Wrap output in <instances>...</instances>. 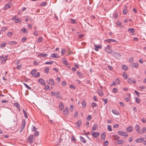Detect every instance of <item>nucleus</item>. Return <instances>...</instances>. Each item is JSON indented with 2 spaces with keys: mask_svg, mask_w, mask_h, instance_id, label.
Masks as SVG:
<instances>
[{
  "mask_svg": "<svg viewBox=\"0 0 146 146\" xmlns=\"http://www.w3.org/2000/svg\"><path fill=\"white\" fill-rule=\"evenodd\" d=\"M35 140L34 137L32 135L29 136L27 139V142L30 143H33Z\"/></svg>",
  "mask_w": 146,
  "mask_h": 146,
  "instance_id": "f257e3e1",
  "label": "nucleus"
},
{
  "mask_svg": "<svg viewBox=\"0 0 146 146\" xmlns=\"http://www.w3.org/2000/svg\"><path fill=\"white\" fill-rule=\"evenodd\" d=\"M118 133L119 135L121 136H125V137H127L128 136L127 134L125 132L119 131L118 132Z\"/></svg>",
  "mask_w": 146,
  "mask_h": 146,
  "instance_id": "f03ea898",
  "label": "nucleus"
},
{
  "mask_svg": "<svg viewBox=\"0 0 146 146\" xmlns=\"http://www.w3.org/2000/svg\"><path fill=\"white\" fill-rule=\"evenodd\" d=\"M111 46L108 45L106 47L105 51L107 53H110L112 52V50L111 49Z\"/></svg>",
  "mask_w": 146,
  "mask_h": 146,
  "instance_id": "7ed1b4c3",
  "label": "nucleus"
},
{
  "mask_svg": "<svg viewBox=\"0 0 146 146\" xmlns=\"http://www.w3.org/2000/svg\"><path fill=\"white\" fill-rule=\"evenodd\" d=\"M47 83L48 84H50L51 86H53L54 85V81L53 79L50 78L49 79V81H46Z\"/></svg>",
  "mask_w": 146,
  "mask_h": 146,
  "instance_id": "20e7f679",
  "label": "nucleus"
},
{
  "mask_svg": "<svg viewBox=\"0 0 146 146\" xmlns=\"http://www.w3.org/2000/svg\"><path fill=\"white\" fill-rule=\"evenodd\" d=\"M134 128L135 130H136L137 132L139 133H140V126L138 125V124H136L134 127Z\"/></svg>",
  "mask_w": 146,
  "mask_h": 146,
  "instance_id": "39448f33",
  "label": "nucleus"
},
{
  "mask_svg": "<svg viewBox=\"0 0 146 146\" xmlns=\"http://www.w3.org/2000/svg\"><path fill=\"white\" fill-rule=\"evenodd\" d=\"M68 114V108L66 107L63 111V114L65 116H67Z\"/></svg>",
  "mask_w": 146,
  "mask_h": 146,
  "instance_id": "423d86ee",
  "label": "nucleus"
},
{
  "mask_svg": "<svg viewBox=\"0 0 146 146\" xmlns=\"http://www.w3.org/2000/svg\"><path fill=\"white\" fill-rule=\"evenodd\" d=\"M111 54L116 58H119L121 56L120 54L117 52H113Z\"/></svg>",
  "mask_w": 146,
  "mask_h": 146,
  "instance_id": "0eeeda50",
  "label": "nucleus"
},
{
  "mask_svg": "<svg viewBox=\"0 0 146 146\" xmlns=\"http://www.w3.org/2000/svg\"><path fill=\"white\" fill-rule=\"evenodd\" d=\"M91 134L94 137L97 138L99 135L100 133L97 132H94L91 133Z\"/></svg>",
  "mask_w": 146,
  "mask_h": 146,
  "instance_id": "6e6552de",
  "label": "nucleus"
},
{
  "mask_svg": "<svg viewBox=\"0 0 146 146\" xmlns=\"http://www.w3.org/2000/svg\"><path fill=\"white\" fill-rule=\"evenodd\" d=\"M25 121L24 119H23L22 121V124L21 126V127L20 129V132H21L23 130L25 126Z\"/></svg>",
  "mask_w": 146,
  "mask_h": 146,
  "instance_id": "1a4fd4ad",
  "label": "nucleus"
},
{
  "mask_svg": "<svg viewBox=\"0 0 146 146\" xmlns=\"http://www.w3.org/2000/svg\"><path fill=\"white\" fill-rule=\"evenodd\" d=\"M94 49L96 51L98 50V49H101L102 48V46L101 45H97L96 44L94 45Z\"/></svg>",
  "mask_w": 146,
  "mask_h": 146,
  "instance_id": "9d476101",
  "label": "nucleus"
},
{
  "mask_svg": "<svg viewBox=\"0 0 146 146\" xmlns=\"http://www.w3.org/2000/svg\"><path fill=\"white\" fill-rule=\"evenodd\" d=\"M50 57L52 58H58L59 56L57 54L54 53L51 54Z\"/></svg>",
  "mask_w": 146,
  "mask_h": 146,
  "instance_id": "9b49d317",
  "label": "nucleus"
},
{
  "mask_svg": "<svg viewBox=\"0 0 146 146\" xmlns=\"http://www.w3.org/2000/svg\"><path fill=\"white\" fill-rule=\"evenodd\" d=\"M38 81L40 84L43 86L45 85L44 81L42 78H40L38 79Z\"/></svg>",
  "mask_w": 146,
  "mask_h": 146,
  "instance_id": "f8f14e48",
  "label": "nucleus"
},
{
  "mask_svg": "<svg viewBox=\"0 0 146 146\" xmlns=\"http://www.w3.org/2000/svg\"><path fill=\"white\" fill-rule=\"evenodd\" d=\"M38 55L39 56L43 58H44L48 56L47 54H43L42 53H39Z\"/></svg>",
  "mask_w": 146,
  "mask_h": 146,
  "instance_id": "ddd939ff",
  "label": "nucleus"
},
{
  "mask_svg": "<svg viewBox=\"0 0 146 146\" xmlns=\"http://www.w3.org/2000/svg\"><path fill=\"white\" fill-rule=\"evenodd\" d=\"M144 139L143 137L141 138H138L135 140V142L137 143H140L144 141Z\"/></svg>",
  "mask_w": 146,
  "mask_h": 146,
  "instance_id": "4468645a",
  "label": "nucleus"
},
{
  "mask_svg": "<svg viewBox=\"0 0 146 146\" xmlns=\"http://www.w3.org/2000/svg\"><path fill=\"white\" fill-rule=\"evenodd\" d=\"M133 130V127L132 126H130L128 127L126 129L127 131L129 132H131Z\"/></svg>",
  "mask_w": 146,
  "mask_h": 146,
  "instance_id": "2eb2a0df",
  "label": "nucleus"
},
{
  "mask_svg": "<svg viewBox=\"0 0 146 146\" xmlns=\"http://www.w3.org/2000/svg\"><path fill=\"white\" fill-rule=\"evenodd\" d=\"M62 60L63 64L65 65H67L68 64V62L66 60L65 58H62Z\"/></svg>",
  "mask_w": 146,
  "mask_h": 146,
  "instance_id": "dca6fc26",
  "label": "nucleus"
},
{
  "mask_svg": "<svg viewBox=\"0 0 146 146\" xmlns=\"http://www.w3.org/2000/svg\"><path fill=\"white\" fill-rule=\"evenodd\" d=\"M14 106L17 107L18 109V110L20 111V107L19 104L17 103H15L14 104Z\"/></svg>",
  "mask_w": 146,
  "mask_h": 146,
  "instance_id": "f3484780",
  "label": "nucleus"
},
{
  "mask_svg": "<svg viewBox=\"0 0 146 146\" xmlns=\"http://www.w3.org/2000/svg\"><path fill=\"white\" fill-rule=\"evenodd\" d=\"M81 123H82V122H81V120H78L76 123V126L77 127H80Z\"/></svg>",
  "mask_w": 146,
  "mask_h": 146,
  "instance_id": "a211bd4d",
  "label": "nucleus"
},
{
  "mask_svg": "<svg viewBox=\"0 0 146 146\" xmlns=\"http://www.w3.org/2000/svg\"><path fill=\"white\" fill-rule=\"evenodd\" d=\"M55 96L56 97L59 98L60 99H61V98L60 95L59 93L57 92H55Z\"/></svg>",
  "mask_w": 146,
  "mask_h": 146,
  "instance_id": "6ab92c4d",
  "label": "nucleus"
},
{
  "mask_svg": "<svg viewBox=\"0 0 146 146\" xmlns=\"http://www.w3.org/2000/svg\"><path fill=\"white\" fill-rule=\"evenodd\" d=\"M64 108V105L62 103L60 102V103L59 106V109L60 110H62Z\"/></svg>",
  "mask_w": 146,
  "mask_h": 146,
  "instance_id": "aec40b11",
  "label": "nucleus"
},
{
  "mask_svg": "<svg viewBox=\"0 0 146 146\" xmlns=\"http://www.w3.org/2000/svg\"><path fill=\"white\" fill-rule=\"evenodd\" d=\"M106 137V134L105 133H102L101 135V139L102 140H104Z\"/></svg>",
  "mask_w": 146,
  "mask_h": 146,
  "instance_id": "412c9836",
  "label": "nucleus"
},
{
  "mask_svg": "<svg viewBox=\"0 0 146 146\" xmlns=\"http://www.w3.org/2000/svg\"><path fill=\"white\" fill-rule=\"evenodd\" d=\"M125 142L123 140H119L117 141V144H120L124 143Z\"/></svg>",
  "mask_w": 146,
  "mask_h": 146,
  "instance_id": "4be33fe9",
  "label": "nucleus"
},
{
  "mask_svg": "<svg viewBox=\"0 0 146 146\" xmlns=\"http://www.w3.org/2000/svg\"><path fill=\"white\" fill-rule=\"evenodd\" d=\"M80 138L81 141L83 143H84L86 142V140L84 139L83 137L80 136Z\"/></svg>",
  "mask_w": 146,
  "mask_h": 146,
  "instance_id": "5701e85b",
  "label": "nucleus"
},
{
  "mask_svg": "<svg viewBox=\"0 0 146 146\" xmlns=\"http://www.w3.org/2000/svg\"><path fill=\"white\" fill-rule=\"evenodd\" d=\"M139 66V64L137 63H133L131 67L132 68L137 67Z\"/></svg>",
  "mask_w": 146,
  "mask_h": 146,
  "instance_id": "b1692460",
  "label": "nucleus"
},
{
  "mask_svg": "<svg viewBox=\"0 0 146 146\" xmlns=\"http://www.w3.org/2000/svg\"><path fill=\"white\" fill-rule=\"evenodd\" d=\"M82 105L83 106V108H84L86 106V104L84 100H83L82 101Z\"/></svg>",
  "mask_w": 146,
  "mask_h": 146,
  "instance_id": "393cba45",
  "label": "nucleus"
},
{
  "mask_svg": "<svg viewBox=\"0 0 146 146\" xmlns=\"http://www.w3.org/2000/svg\"><path fill=\"white\" fill-rule=\"evenodd\" d=\"M112 112L115 114L117 115H118L119 114V112L115 110H112Z\"/></svg>",
  "mask_w": 146,
  "mask_h": 146,
  "instance_id": "a878e982",
  "label": "nucleus"
},
{
  "mask_svg": "<svg viewBox=\"0 0 146 146\" xmlns=\"http://www.w3.org/2000/svg\"><path fill=\"white\" fill-rule=\"evenodd\" d=\"M40 76V73L39 72H37L35 73L33 76H32L33 77L36 78L39 77Z\"/></svg>",
  "mask_w": 146,
  "mask_h": 146,
  "instance_id": "bb28decb",
  "label": "nucleus"
},
{
  "mask_svg": "<svg viewBox=\"0 0 146 146\" xmlns=\"http://www.w3.org/2000/svg\"><path fill=\"white\" fill-rule=\"evenodd\" d=\"M146 133V128L143 127L142 128V131L140 132V134H142L143 133Z\"/></svg>",
  "mask_w": 146,
  "mask_h": 146,
  "instance_id": "cd10ccee",
  "label": "nucleus"
},
{
  "mask_svg": "<svg viewBox=\"0 0 146 146\" xmlns=\"http://www.w3.org/2000/svg\"><path fill=\"white\" fill-rule=\"evenodd\" d=\"M108 42V43H111V42H114L116 41L112 39H108V40H106Z\"/></svg>",
  "mask_w": 146,
  "mask_h": 146,
  "instance_id": "c85d7f7f",
  "label": "nucleus"
},
{
  "mask_svg": "<svg viewBox=\"0 0 146 146\" xmlns=\"http://www.w3.org/2000/svg\"><path fill=\"white\" fill-rule=\"evenodd\" d=\"M65 52L66 50L62 48L61 49V54L62 55L64 56V55Z\"/></svg>",
  "mask_w": 146,
  "mask_h": 146,
  "instance_id": "c756f323",
  "label": "nucleus"
},
{
  "mask_svg": "<svg viewBox=\"0 0 146 146\" xmlns=\"http://www.w3.org/2000/svg\"><path fill=\"white\" fill-rule=\"evenodd\" d=\"M17 42L15 41H10L8 42V44L9 45H11L13 44H17Z\"/></svg>",
  "mask_w": 146,
  "mask_h": 146,
  "instance_id": "7c9ffc66",
  "label": "nucleus"
},
{
  "mask_svg": "<svg viewBox=\"0 0 146 146\" xmlns=\"http://www.w3.org/2000/svg\"><path fill=\"white\" fill-rule=\"evenodd\" d=\"M128 31L131 33H133L135 31L134 29L132 28H129L128 29Z\"/></svg>",
  "mask_w": 146,
  "mask_h": 146,
  "instance_id": "2f4dec72",
  "label": "nucleus"
},
{
  "mask_svg": "<svg viewBox=\"0 0 146 146\" xmlns=\"http://www.w3.org/2000/svg\"><path fill=\"white\" fill-rule=\"evenodd\" d=\"M7 57H8L7 56H5L4 57H2V56L1 57V60H2V58L3 59V60L4 59V61L3 62H4V63H5V61H6V60H7Z\"/></svg>",
  "mask_w": 146,
  "mask_h": 146,
  "instance_id": "473e14b6",
  "label": "nucleus"
},
{
  "mask_svg": "<svg viewBox=\"0 0 146 146\" xmlns=\"http://www.w3.org/2000/svg\"><path fill=\"white\" fill-rule=\"evenodd\" d=\"M97 128V125L96 124H94L92 128V129L93 131L96 130Z\"/></svg>",
  "mask_w": 146,
  "mask_h": 146,
  "instance_id": "72a5a7b5",
  "label": "nucleus"
},
{
  "mask_svg": "<svg viewBox=\"0 0 146 146\" xmlns=\"http://www.w3.org/2000/svg\"><path fill=\"white\" fill-rule=\"evenodd\" d=\"M122 68L124 70H127L128 69V67L125 65H123L122 66Z\"/></svg>",
  "mask_w": 146,
  "mask_h": 146,
  "instance_id": "f704fd0d",
  "label": "nucleus"
},
{
  "mask_svg": "<svg viewBox=\"0 0 146 146\" xmlns=\"http://www.w3.org/2000/svg\"><path fill=\"white\" fill-rule=\"evenodd\" d=\"M49 70V68L48 67H46L44 70V72L46 74H48V72Z\"/></svg>",
  "mask_w": 146,
  "mask_h": 146,
  "instance_id": "c9c22d12",
  "label": "nucleus"
},
{
  "mask_svg": "<svg viewBox=\"0 0 146 146\" xmlns=\"http://www.w3.org/2000/svg\"><path fill=\"white\" fill-rule=\"evenodd\" d=\"M36 70L35 69H33V70L31 72V73L32 74V76L34 75L36 73Z\"/></svg>",
  "mask_w": 146,
  "mask_h": 146,
  "instance_id": "e433bc0d",
  "label": "nucleus"
},
{
  "mask_svg": "<svg viewBox=\"0 0 146 146\" xmlns=\"http://www.w3.org/2000/svg\"><path fill=\"white\" fill-rule=\"evenodd\" d=\"M10 7L9 4H7L5 5V7L4 8V10H6L7 8H9Z\"/></svg>",
  "mask_w": 146,
  "mask_h": 146,
  "instance_id": "4c0bfd02",
  "label": "nucleus"
},
{
  "mask_svg": "<svg viewBox=\"0 0 146 146\" xmlns=\"http://www.w3.org/2000/svg\"><path fill=\"white\" fill-rule=\"evenodd\" d=\"M23 84L24 85V86L27 88L28 89L31 90V88L27 84L25 83H23Z\"/></svg>",
  "mask_w": 146,
  "mask_h": 146,
  "instance_id": "58836bf2",
  "label": "nucleus"
},
{
  "mask_svg": "<svg viewBox=\"0 0 146 146\" xmlns=\"http://www.w3.org/2000/svg\"><path fill=\"white\" fill-rule=\"evenodd\" d=\"M117 26L118 27H119L120 28L122 27L121 23L120 22H119L117 23Z\"/></svg>",
  "mask_w": 146,
  "mask_h": 146,
  "instance_id": "ea45409f",
  "label": "nucleus"
},
{
  "mask_svg": "<svg viewBox=\"0 0 146 146\" xmlns=\"http://www.w3.org/2000/svg\"><path fill=\"white\" fill-rule=\"evenodd\" d=\"M71 22L72 24H75L76 23V20L73 19H70Z\"/></svg>",
  "mask_w": 146,
  "mask_h": 146,
  "instance_id": "a19ab883",
  "label": "nucleus"
},
{
  "mask_svg": "<svg viewBox=\"0 0 146 146\" xmlns=\"http://www.w3.org/2000/svg\"><path fill=\"white\" fill-rule=\"evenodd\" d=\"M91 106L93 108L96 107L97 106L96 104L94 102H93L91 104Z\"/></svg>",
  "mask_w": 146,
  "mask_h": 146,
  "instance_id": "79ce46f5",
  "label": "nucleus"
},
{
  "mask_svg": "<svg viewBox=\"0 0 146 146\" xmlns=\"http://www.w3.org/2000/svg\"><path fill=\"white\" fill-rule=\"evenodd\" d=\"M135 102L136 103L139 104L140 102V100L139 99H138L136 97L135 98Z\"/></svg>",
  "mask_w": 146,
  "mask_h": 146,
  "instance_id": "37998d69",
  "label": "nucleus"
},
{
  "mask_svg": "<svg viewBox=\"0 0 146 146\" xmlns=\"http://www.w3.org/2000/svg\"><path fill=\"white\" fill-rule=\"evenodd\" d=\"M23 112L24 114L25 117L26 118H27L28 117L27 115V114L26 111H25V110L24 109L23 110Z\"/></svg>",
  "mask_w": 146,
  "mask_h": 146,
  "instance_id": "c03bdc74",
  "label": "nucleus"
},
{
  "mask_svg": "<svg viewBox=\"0 0 146 146\" xmlns=\"http://www.w3.org/2000/svg\"><path fill=\"white\" fill-rule=\"evenodd\" d=\"M13 33L12 32H9L7 33V35L9 37H11Z\"/></svg>",
  "mask_w": 146,
  "mask_h": 146,
  "instance_id": "a18cd8bd",
  "label": "nucleus"
},
{
  "mask_svg": "<svg viewBox=\"0 0 146 146\" xmlns=\"http://www.w3.org/2000/svg\"><path fill=\"white\" fill-rule=\"evenodd\" d=\"M108 130L110 131H112V130L111 129V125H108Z\"/></svg>",
  "mask_w": 146,
  "mask_h": 146,
  "instance_id": "49530a36",
  "label": "nucleus"
},
{
  "mask_svg": "<svg viewBox=\"0 0 146 146\" xmlns=\"http://www.w3.org/2000/svg\"><path fill=\"white\" fill-rule=\"evenodd\" d=\"M6 44V43L5 42H3L0 45V47L1 48H3V47L5 46Z\"/></svg>",
  "mask_w": 146,
  "mask_h": 146,
  "instance_id": "de8ad7c7",
  "label": "nucleus"
},
{
  "mask_svg": "<svg viewBox=\"0 0 146 146\" xmlns=\"http://www.w3.org/2000/svg\"><path fill=\"white\" fill-rule=\"evenodd\" d=\"M50 88L49 86L48 85H45L44 86V89L46 90H48Z\"/></svg>",
  "mask_w": 146,
  "mask_h": 146,
  "instance_id": "09e8293b",
  "label": "nucleus"
},
{
  "mask_svg": "<svg viewBox=\"0 0 146 146\" xmlns=\"http://www.w3.org/2000/svg\"><path fill=\"white\" fill-rule=\"evenodd\" d=\"M70 111L72 112V111L74 109V107L72 105H71L70 107Z\"/></svg>",
  "mask_w": 146,
  "mask_h": 146,
  "instance_id": "8fccbe9b",
  "label": "nucleus"
},
{
  "mask_svg": "<svg viewBox=\"0 0 146 146\" xmlns=\"http://www.w3.org/2000/svg\"><path fill=\"white\" fill-rule=\"evenodd\" d=\"M123 78L125 79H126L127 78V74H123Z\"/></svg>",
  "mask_w": 146,
  "mask_h": 146,
  "instance_id": "3c124183",
  "label": "nucleus"
},
{
  "mask_svg": "<svg viewBox=\"0 0 146 146\" xmlns=\"http://www.w3.org/2000/svg\"><path fill=\"white\" fill-rule=\"evenodd\" d=\"M21 31L22 32L24 33H27L28 32V31H26V29L25 28H23L22 29Z\"/></svg>",
  "mask_w": 146,
  "mask_h": 146,
  "instance_id": "603ef678",
  "label": "nucleus"
},
{
  "mask_svg": "<svg viewBox=\"0 0 146 146\" xmlns=\"http://www.w3.org/2000/svg\"><path fill=\"white\" fill-rule=\"evenodd\" d=\"M34 135L35 136H37L39 135V133L38 131H37L35 132L34 133Z\"/></svg>",
  "mask_w": 146,
  "mask_h": 146,
  "instance_id": "864d4df0",
  "label": "nucleus"
},
{
  "mask_svg": "<svg viewBox=\"0 0 146 146\" xmlns=\"http://www.w3.org/2000/svg\"><path fill=\"white\" fill-rule=\"evenodd\" d=\"M62 86H65L66 85V82L65 81H63L61 84Z\"/></svg>",
  "mask_w": 146,
  "mask_h": 146,
  "instance_id": "5fc2aeb1",
  "label": "nucleus"
},
{
  "mask_svg": "<svg viewBox=\"0 0 146 146\" xmlns=\"http://www.w3.org/2000/svg\"><path fill=\"white\" fill-rule=\"evenodd\" d=\"M114 138L115 140H117L119 139V137L117 135H116L114 136Z\"/></svg>",
  "mask_w": 146,
  "mask_h": 146,
  "instance_id": "6e6d98bb",
  "label": "nucleus"
},
{
  "mask_svg": "<svg viewBox=\"0 0 146 146\" xmlns=\"http://www.w3.org/2000/svg\"><path fill=\"white\" fill-rule=\"evenodd\" d=\"M42 37H39L38 40V42H41L42 41Z\"/></svg>",
  "mask_w": 146,
  "mask_h": 146,
  "instance_id": "4d7b16f0",
  "label": "nucleus"
},
{
  "mask_svg": "<svg viewBox=\"0 0 146 146\" xmlns=\"http://www.w3.org/2000/svg\"><path fill=\"white\" fill-rule=\"evenodd\" d=\"M119 125L118 124H115L113 126V127L114 128H117L119 127Z\"/></svg>",
  "mask_w": 146,
  "mask_h": 146,
  "instance_id": "13d9d810",
  "label": "nucleus"
},
{
  "mask_svg": "<svg viewBox=\"0 0 146 146\" xmlns=\"http://www.w3.org/2000/svg\"><path fill=\"white\" fill-rule=\"evenodd\" d=\"M112 91L113 92L116 93L117 92V88H114L113 89Z\"/></svg>",
  "mask_w": 146,
  "mask_h": 146,
  "instance_id": "bf43d9fd",
  "label": "nucleus"
},
{
  "mask_svg": "<svg viewBox=\"0 0 146 146\" xmlns=\"http://www.w3.org/2000/svg\"><path fill=\"white\" fill-rule=\"evenodd\" d=\"M7 29V27H4L2 28V31H5Z\"/></svg>",
  "mask_w": 146,
  "mask_h": 146,
  "instance_id": "052dcab7",
  "label": "nucleus"
},
{
  "mask_svg": "<svg viewBox=\"0 0 146 146\" xmlns=\"http://www.w3.org/2000/svg\"><path fill=\"white\" fill-rule=\"evenodd\" d=\"M77 75L79 77L82 76V74L80 72H79V71H77Z\"/></svg>",
  "mask_w": 146,
  "mask_h": 146,
  "instance_id": "680f3d73",
  "label": "nucleus"
},
{
  "mask_svg": "<svg viewBox=\"0 0 146 146\" xmlns=\"http://www.w3.org/2000/svg\"><path fill=\"white\" fill-rule=\"evenodd\" d=\"M132 80L131 78H128L127 80V82L129 84H131L132 82Z\"/></svg>",
  "mask_w": 146,
  "mask_h": 146,
  "instance_id": "e2e57ef3",
  "label": "nucleus"
},
{
  "mask_svg": "<svg viewBox=\"0 0 146 146\" xmlns=\"http://www.w3.org/2000/svg\"><path fill=\"white\" fill-rule=\"evenodd\" d=\"M141 122L143 123H145L146 122V119L144 118H142L141 119Z\"/></svg>",
  "mask_w": 146,
  "mask_h": 146,
  "instance_id": "0e129e2a",
  "label": "nucleus"
},
{
  "mask_svg": "<svg viewBox=\"0 0 146 146\" xmlns=\"http://www.w3.org/2000/svg\"><path fill=\"white\" fill-rule=\"evenodd\" d=\"M118 16V14L117 13H115L114 16V18L116 19L117 18Z\"/></svg>",
  "mask_w": 146,
  "mask_h": 146,
  "instance_id": "69168bd1",
  "label": "nucleus"
},
{
  "mask_svg": "<svg viewBox=\"0 0 146 146\" xmlns=\"http://www.w3.org/2000/svg\"><path fill=\"white\" fill-rule=\"evenodd\" d=\"M129 61L130 63H131L133 61V58H130L129 60Z\"/></svg>",
  "mask_w": 146,
  "mask_h": 146,
  "instance_id": "338daca9",
  "label": "nucleus"
},
{
  "mask_svg": "<svg viewBox=\"0 0 146 146\" xmlns=\"http://www.w3.org/2000/svg\"><path fill=\"white\" fill-rule=\"evenodd\" d=\"M91 118L92 116L90 115H88L87 118V119L88 120H90L91 119Z\"/></svg>",
  "mask_w": 146,
  "mask_h": 146,
  "instance_id": "774afa93",
  "label": "nucleus"
}]
</instances>
